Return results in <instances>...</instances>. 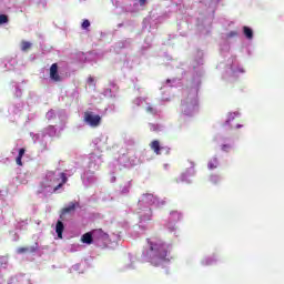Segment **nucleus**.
<instances>
[{
    "mask_svg": "<svg viewBox=\"0 0 284 284\" xmlns=\"http://www.w3.org/2000/svg\"><path fill=\"white\" fill-rule=\"evenodd\" d=\"M141 6L145 4V0H140Z\"/></svg>",
    "mask_w": 284,
    "mask_h": 284,
    "instance_id": "obj_40",
    "label": "nucleus"
},
{
    "mask_svg": "<svg viewBox=\"0 0 284 284\" xmlns=\"http://www.w3.org/2000/svg\"><path fill=\"white\" fill-rule=\"evenodd\" d=\"M36 250H34V247H19L18 250H17V252H18V254H23L24 252H34Z\"/></svg>",
    "mask_w": 284,
    "mask_h": 284,
    "instance_id": "obj_24",
    "label": "nucleus"
},
{
    "mask_svg": "<svg viewBox=\"0 0 284 284\" xmlns=\"http://www.w3.org/2000/svg\"><path fill=\"white\" fill-rule=\"evenodd\" d=\"M237 128H241V124H239Z\"/></svg>",
    "mask_w": 284,
    "mask_h": 284,
    "instance_id": "obj_44",
    "label": "nucleus"
},
{
    "mask_svg": "<svg viewBox=\"0 0 284 284\" xmlns=\"http://www.w3.org/2000/svg\"><path fill=\"white\" fill-rule=\"evenodd\" d=\"M197 65H203V60H199Z\"/></svg>",
    "mask_w": 284,
    "mask_h": 284,
    "instance_id": "obj_39",
    "label": "nucleus"
},
{
    "mask_svg": "<svg viewBox=\"0 0 284 284\" xmlns=\"http://www.w3.org/2000/svg\"><path fill=\"white\" fill-rule=\"evenodd\" d=\"M212 263H214V258H205L202 261L203 265H212Z\"/></svg>",
    "mask_w": 284,
    "mask_h": 284,
    "instance_id": "obj_31",
    "label": "nucleus"
},
{
    "mask_svg": "<svg viewBox=\"0 0 284 284\" xmlns=\"http://www.w3.org/2000/svg\"><path fill=\"white\" fill-rule=\"evenodd\" d=\"M90 161H91V168H92V163H93L94 168H97V164L101 163V156L91 154Z\"/></svg>",
    "mask_w": 284,
    "mask_h": 284,
    "instance_id": "obj_16",
    "label": "nucleus"
},
{
    "mask_svg": "<svg viewBox=\"0 0 284 284\" xmlns=\"http://www.w3.org/2000/svg\"><path fill=\"white\" fill-rule=\"evenodd\" d=\"M165 203V200H159L154 197L153 194L146 193L141 195L138 202V214L140 216V221L145 222L152 219V209L151 205H156L161 207Z\"/></svg>",
    "mask_w": 284,
    "mask_h": 284,
    "instance_id": "obj_2",
    "label": "nucleus"
},
{
    "mask_svg": "<svg viewBox=\"0 0 284 284\" xmlns=\"http://www.w3.org/2000/svg\"><path fill=\"white\" fill-rule=\"evenodd\" d=\"M180 219H181V214H179V212L176 211L171 212V220L179 221Z\"/></svg>",
    "mask_w": 284,
    "mask_h": 284,
    "instance_id": "obj_25",
    "label": "nucleus"
},
{
    "mask_svg": "<svg viewBox=\"0 0 284 284\" xmlns=\"http://www.w3.org/2000/svg\"><path fill=\"white\" fill-rule=\"evenodd\" d=\"M149 125H150L151 132H159V130H161V125L159 124H149Z\"/></svg>",
    "mask_w": 284,
    "mask_h": 284,
    "instance_id": "obj_26",
    "label": "nucleus"
},
{
    "mask_svg": "<svg viewBox=\"0 0 284 284\" xmlns=\"http://www.w3.org/2000/svg\"><path fill=\"white\" fill-rule=\"evenodd\" d=\"M37 139H39V135H36V139L33 138V141H37Z\"/></svg>",
    "mask_w": 284,
    "mask_h": 284,
    "instance_id": "obj_42",
    "label": "nucleus"
},
{
    "mask_svg": "<svg viewBox=\"0 0 284 284\" xmlns=\"http://www.w3.org/2000/svg\"><path fill=\"white\" fill-rule=\"evenodd\" d=\"M74 247H79V245H73L71 248V252H77V248H74Z\"/></svg>",
    "mask_w": 284,
    "mask_h": 284,
    "instance_id": "obj_38",
    "label": "nucleus"
},
{
    "mask_svg": "<svg viewBox=\"0 0 284 284\" xmlns=\"http://www.w3.org/2000/svg\"><path fill=\"white\" fill-rule=\"evenodd\" d=\"M88 83H94V78L90 77V78L88 79Z\"/></svg>",
    "mask_w": 284,
    "mask_h": 284,
    "instance_id": "obj_36",
    "label": "nucleus"
},
{
    "mask_svg": "<svg viewBox=\"0 0 284 284\" xmlns=\"http://www.w3.org/2000/svg\"><path fill=\"white\" fill-rule=\"evenodd\" d=\"M168 252H170V245L165 244L161 239L150 237L146 240L143 256L151 265L159 267L170 261Z\"/></svg>",
    "mask_w": 284,
    "mask_h": 284,
    "instance_id": "obj_1",
    "label": "nucleus"
},
{
    "mask_svg": "<svg viewBox=\"0 0 284 284\" xmlns=\"http://www.w3.org/2000/svg\"><path fill=\"white\" fill-rule=\"evenodd\" d=\"M9 284H11V283H9Z\"/></svg>",
    "mask_w": 284,
    "mask_h": 284,
    "instance_id": "obj_45",
    "label": "nucleus"
},
{
    "mask_svg": "<svg viewBox=\"0 0 284 284\" xmlns=\"http://www.w3.org/2000/svg\"><path fill=\"white\" fill-rule=\"evenodd\" d=\"M0 267H2L3 270H6V267H8V257L0 256Z\"/></svg>",
    "mask_w": 284,
    "mask_h": 284,
    "instance_id": "obj_23",
    "label": "nucleus"
},
{
    "mask_svg": "<svg viewBox=\"0 0 284 284\" xmlns=\"http://www.w3.org/2000/svg\"><path fill=\"white\" fill-rule=\"evenodd\" d=\"M3 283H6L2 278H0V284H3Z\"/></svg>",
    "mask_w": 284,
    "mask_h": 284,
    "instance_id": "obj_41",
    "label": "nucleus"
},
{
    "mask_svg": "<svg viewBox=\"0 0 284 284\" xmlns=\"http://www.w3.org/2000/svg\"><path fill=\"white\" fill-rule=\"evenodd\" d=\"M64 229L65 227L63 226V222L58 221V223L55 225V232H57L59 239H63V230Z\"/></svg>",
    "mask_w": 284,
    "mask_h": 284,
    "instance_id": "obj_14",
    "label": "nucleus"
},
{
    "mask_svg": "<svg viewBox=\"0 0 284 284\" xmlns=\"http://www.w3.org/2000/svg\"><path fill=\"white\" fill-rule=\"evenodd\" d=\"M235 116H239V113H236V112H234V113H230V114H229L227 122H230V121H234V118H235Z\"/></svg>",
    "mask_w": 284,
    "mask_h": 284,
    "instance_id": "obj_35",
    "label": "nucleus"
},
{
    "mask_svg": "<svg viewBox=\"0 0 284 284\" xmlns=\"http://www.w3.org/2000/svg\"><path fill=\"white\" fill-rule=\"evenodd\" d=\"M84 121L88 125H91V128H97L101 123V116L92 112H87L84 113Z\"/></svg>",
    "mask_w": 284,
    "mask_h": 284,
    "instance_id": "obj_6",
    "label": "nucleus"
},
{
    "mask_svg": "<svg viewBox=\"0 0 284 284\" xmlns=\"http://www.w3.org/2000/svg\"><path fill=\"white\" fill-rule=\"evenodd\" d=\"M44 134H48V136H54L57 134V129L54 126L50 125L44 130Z\"/></svg>",
    "mask_w": 284,
    "mask_h": 284,
    "instance_id": "obj_20",
    "label": "nucleus"
},
{
    "mask_svg": "<svg viewBox=\"0 0 284 284\" xmlns=\"http://www.w3.org/2000/svg\"><path fill=\"white\" fill-rule=\"evenodd\" d=\"M190 176H194V169H191L186 171L185 173H182L179 181L181 183H190Z\"/></svg>",
    "mask_w": 284,
    "mask_h": 284,
    "instance_id": "obj_11",
    "label": "nucleus"
},
{
    "mask_svg": "<svg viewBox=\"0 0 284 284\" xmlns=\"http://www.w3.org/2000/svg\"><path fill=\"white\" fill-rule=\"evenodd\" d=\"M89 27H90V20H84V21L82 22V29H83V30H88Z\"/></svg>",
    "mask_w": 284,
    "mask_h": 284,
    "instance_id": "obj_32",
    "label": "nucleus"
},
{
    "mask_svg": "<svg viewBox=\"0 0 284 284\" xmlns=\"http://www.w3.org/2000/svg\"><path fill=\"white\" fill-rule=\"evenodd\" d=\"M23 154H26V149H20L19 154L16 159L17 165H23V162L21 161V159H23Z\"/></svg>",
    "mask_w": 284,
    "mask_h": 284,
    "instance_id": "obj_17",
    "label": "nucleus"
},
{
    "mask_svg": "<svg viewBox=\"0 0 284 284\" xmlns=\"http://www.w3.org/2000/svg\"><path fill=\"white\" fill-rule=\"evenodd\" d=\"M3 23H8V16L0 14V26H3Z\"/></svg>",
    "mask_w": 284,
    "mask_h": 284,
    "instance_id": "obj_28",
    "label": "nucleus"
},
{
    "mask_svg": "<svg viewBox=\"0 0 284 284\" xmlns=\"http://www.w3.org/2000/svg\"><path fill=\"white\" fill-rule=\"evenodd\" d=\"M181 110L186 116H192L199 110V99L196 89L182 100Z\"/></svg>",
    "mask_w": 284,
    "mask_h": 284,
    "instance_id": "obj_4",
    "label": "nucleus"
},
{
    "mask_svg": "<svg viewBox=\"0 0 284 284\" xmlns=\"http://www.w3.org/2000/svg\"><path fill=\"white\" fill-rule=\"evenodd\" d=\"M243 32L246 37V39H254V31L250 27H243Z\"/></svg>",
    "mask_w": 284,
    "mask_h": 284,
    "instance_id": "obj_15",
    "label": "nucleus"
},
{
    "mask_svg": "<svg viewBox=\"0 0 284 284\" xmlns=\"http://www.w3.org/2000/svg\"><path fill=\"white\" fill-rule=\"evenodd\" d=\"M82 181H83L84 185L88 186V185H92V183H94V181H97V178L94 176V173L87 172L83 174Z\"/></svg>",
    "mask_w": 284,
    "mask_h": 284,
    "instance_id": "obj_9",
    "label": "nucleus"
},
{
    "mask_svg": "<svg viewBox=\"0 0 284 284\" xmlns=\"http://www.w3.org/2000/svg\"><path fill=\"white\" fill-rule=\"evenodd\" d=\"M16 94H17V97H21V90L17 89Z\"/></svg>",
    "mask_w": 284,
    "mask_h": 284,
    "instance_id": "obj_37",
    "label": "nucleus"
},
{
    "mask_svg": "<svg viewBox=\"0 0 284 284\" xmlns=\"http://www.w3.org/2000/svg\"><path fill=\"white\" fill-rule=\"evenodd\" d=\"M130 187H132V184L130 182L125 183L121 187V194H129L130 193Z\"/></svg>",
    "mask_w": 284,
    "mask_h": 284,
    "instance_id": "obj_21",
    "label": "nucleus"
},
{
    "mask_svg": "<svg viewBox=\"0 0 284 284\" xmlns=\"http://www.w3.org/2000/svg\"><path fill=\"white\" fill-rule=\"evenodd\" d=\"M108 241H110V235L103 232V230L98 229L93 231V243H95L97 245H102L108 243Z\"/></svg>",
    "mask_w": 284,
    "mask_h": 284,
    "instance_id": "obj_5",
    "label": "nucleus"
},
{
    "mask_svg": "<svg viewBox=\"0 0 284 284\" xmlns=\"http://www.w3.org/2000/svg\"><path fill=\"white\" fill-rule=\"evenodd\" d=\"M101 141H103V138H97V139L94 140V144H95L99 149H101V148H103V145H105V141L103 142V144H99V143H101Z\"/></svg>",
    "mask_w": 284,
    "mask_h": 284,
    "instance_id": "obj_27",
    "label": "nucleus"
},
{
    "mask_svg": "<svg viewBox=\"0 0 284 284\" xmlns=\"http://www.w3.org/2000/svg\"><path fill=\"white\" fill-rule=\"evenodd\" d=\"M81 241L87 245H92V243H94V231L83 234Z\"/></svg>",
    "mask_w": 284,
    "mask_h": 284,
    "instance_id": "obj_10",
    "label": "nucleus"
},
{
    "mask_svg": "<svg viewBox=\"0 0 284 284\" xmlns=\"http://www.w3.org/2000/svg\"><path fill=\"white\" fill-rule=\"evenodd\" d=\"M210 181L211 183H219V181H221V178L219 175H212Z\"/></svg>",
    "mask_w": 284,
    "mask_h": 284,
    "instance_id": "obj_30",
    "label": "nucleus"
},
{
    "mask_svg": "<svg viewBox=\"0 0 284 284\" xmlns=\"http://www.w3.org/2000/svg\"><path fill=\"white\" fill-rule=\"evenodd\" d=\"M230 150H232V145H230V144L222 145V151L223 152H230Z\"/></svg>",
    "mask_w": 284,
    "mask_h": 284,
    "instance_id": "obj_33",
    "label": "nucleus"
},
{
    "mask_svg": "<svg viewBox=\"0 0 284 284\" xmlns=\"http://www.w3.org/2000/svg\"><path fill=\"white\" fill-rule=\"evenodd\" d=\"M235 33H231V37L234 36Z\"/></svg>",
    "mask_w": 284,
    "mask_h": 284,
    "instance_id": "obj_43",
    "label": "nucleus"
},
{
    "mask_svg": "<svg viewBox=\"0 0 284 284\" xmlns=\"http://www.w3.org/2000/svg\"><path fill=\"white\" fill-rule=\"evenodd\" d=\"M134 105H145V110L149 114H159V111L156 110V108L152 106L151 104H149L148 102H145V99L142 98H136L134 100Z\"/></svg>",
    "mask_w": 284,
    "mask_h": 284,
    "instance_id": "obj_7",
    "label": "nucleus"
},
{
    "mask_svg": "<svg viewBox=\"0 0 284 284\" xmlns=\"http://www.w3.org/2000/svg\"><path fill=\"white\" fill-rule=\"evenodd\" d=\"M128 161V156L123 155L119 159V163H121V165H124V168H132V163L131 162H125Z\"/></svg>",
    "mask_w": 284,
    "mask_h": 284,
    "instance_id": "obj_18",
    "label": "nucleus"
},
{
    "mask_svg": "<svg viewBox=\"0 0 284 284\" xmlns=\"http://www.w3.org/2000/svg\"><path fill=\"white\" fill-rule=\"evenodd\" d=\"M67 182L68 178L65 176V173L49 171L42 181L40 192L43 194L57 192V190H60Z\"/></svg>",
    "mask_w": 284,
    "mask_h": 284,
    "instance_id": "obj_3",
    "label": "nucleus"
},
{
    "mask_svg": "<svg viewBox=\"0 0 284 284\" xmlns=\"http://www.w3.org/2000/svg\"><path fill=\"white\" fill-rule=\"evenodd\" d=\"M30 48H32V43H30L28 41H22L21 42V50H22V52H27V50H30Z\"/></svg>",
    "mask_w": 284,
    "mask_h": 284,
    "instance_id": "obj_22",
    "label": "nucleus"
},
{
    "mask_svg": "<svg viewBox=\"0 0 284 284\" xmlns=\"http://www.w3.org/2000/svg\"><path fill=\"white\" fill-rule=\"evenodd\" d=\"M216 168H219V159L213 158V159L209 162V170H216Z\"/></svg>",
    "mask_w": 284,
    "mask_h": 284,
    "instance_id": "obj_19",
    "label": "nucleus"
},
{
    "mask_svg": "<svg viewBox=\"0 0 284 284\" xmlns=\"http://www.w3.org/2000/svg\"><path fill=\"white\" fill-rule=\"evenodd\" d=\"M50 79H52V81H61V75H59V67L57 63H53L50 68Z\"/></svg>",
    "mask_w": 284,
    "mask_h": 284,
    "instance_id": "obj_8",
    "label": "nucleus"
},
{
    "mask_svg": "<svg viewBox=\"0 0 284 284\" xmlns=\"http://www.w3.org/2000/svg\"><path fill=\"white\" fill-rule=\"evenodd\" d=\"M77 209V203L75 202H70L63 210H62V214H70L72 212H74V210Z\"/></svg>",
    "mask_w": 284,
    "mask_h": 284,
    "instance_id": "obj_13",
    "label": "nucleus"
},
{
    "mask_svg": "<svg viewBox=\"0 0 284 284\" xmlns=\"http://www.w3.org/2000/svg\"><path fill=\"white\" fill-rule=\"evenodd\" d=\"M151 150H153V152H155L158 155L161 154V151L165 150V148L161 146V143L159 142V140H154L151 142L150 144Z\"/></svg>",
    "mask_w": 284,
    "mask_h": 284,
    "instance_id": "obj_12",
    "label": "nucleus"
},
{
    "mask_svg": "<svg viewBox=\"0 0 284 284\" xmlns=\"http://www.w3.org/2000/svg\"><path fill=\"white\" fill-rule=\"evenodd\" d=\"M231 70L233 72V74H236L237 72H241L243 74V72H245V70H243V68H239L237 70H235L234 67H231Z\"/></svg>",
    "mask_w": 284,
    "mask_h": 284,
    "instance_id": "obj_34",
    "label": "nucleus"
},
{
    "mask_svg": "<svg viewBox=\"0 0 284 284\" xmlns=\"http://www.w3.org/2000/svg\"><path fill=\"white\" fill-rule=\"evenodd\" d=\"M47 119L48 121H52V119H54L55 114H54V111L53 110H50L48 113H47Z\"/></svg>",
    "mask_w": 284,
    "mask_h": 284,
    "instance_id": "obj_29",
    "label": "nucleus"
}]
</instances>
